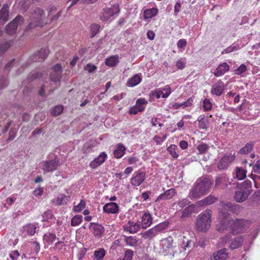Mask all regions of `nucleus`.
<instances>
[{
    "label": "nucleus",
    "mask_w": 260,
    "mask_h": 260,
    "mask_svg": "<svg viewBox=\"0 0 260 260\" xmlns=\"http://www.w3.org/2000/svg\"><path fill=\"white\" fill-rule=\"evenodd\" d=\"M124 240L127 245L131 246L137 245L138 242L137 239L133 236H125Z\"/></svg>",
    "instance_id": "obj_42"
},
{
    "label": "nucleus",
    "mask_w": 260,
    "mask_h": 260,
    "mask_svg": "<svg viewBox=\"0 0 260 260\" xmlns=\"http://www.w3.org/2000/svg\"><path fill=\"white\" fill-rule=\"evenodd\" d=\"M103 211L108 214H117L119 212V206L116 203H106L103 207Z\"/></svg>",
    "instance_id": "obj_17"
},
{
    "label": "nucleus",
    "mask_w": 260,
    "mask_h": 260,
    "mask_svg": "<svg viewBox=\"0 0 260 260\" xmlns=\"http://www.w3.org/2000/svg\"><path fill=\"white\" fill-rule=\"evenodd\" d=\"M186 66L185 58H181L178 60L176 62V67L178 70H183Z\"/></svg>",
    "instance_id": "obj_50"
},
{
    "label": "nucleus",
    "mask_w": 260,
    "mask_h": 260,
    "mask_svg": "<svg viewBox=\"0 0 260 260\" xmlns=\"http://www.w3.org/2000/svg\"><path fill=\"white\" fill-rule=\"evenodd\" d=\"M189 203H190V202L188 201V199H183L182 200L179 201L178 202L177 204L181 209H182L185 206L189 205Z\"/></svg>",
    "instance_id": "obj_56"
},
{
    "label": "nucleus",
    "mask_w": 260,
    "mask_h": 260,
    "mask_svg": "<svg viewBox=\"0 0 260 260\" xmlns=\"http://www.w3.org/2000/svg\"><path fill=\"white\" fill-rule=\"evenodd\" d=\"M178 148L176 145L174 144L171 145L168 148L167 151L169 154L174 158H177L179 155L177 153Z\"/></svg>",
    "instance_id": "obj_36"
},
{
    "label": "nucleus",
    "mask_w": 260,
    "mask_h": 260,
    "mask_svg": "<svg viewBox=\"0 0 260 260\" xmlns=\"http://www.w3.org/2000/svg\"><path fill=\"white\" fill-rule=\"evenodd\" d=\"M123 228L124 231L128 232L131 234H134L140 230L141 224L139 221L135 223L133 221H129L123 225Z\"/></svg>",
    "instance_id": "obj_16"
},
{
    "label": "nucleus",
    "mask_w": 260,
    "mask_h": 260,
    "mask_svg": "<svg viewBox=\"0 0 260 260\" xmlns=\"http://www.w3.org/2000/svg\"><path fill=\"white\" fill-rule=\"evenodd\" d=\"M176 193V190L174 188L167 189L164 193L159 195L156 200V202L160 200H170L173 198Z\"/></svg>",
    "instance_id": "obj_22"
},
{
    "label": "nucleus",
    "mask_w": 260,
    "mask_h": 260,
    "mask_svg": "<svg viewBox=\"0 0 260 260\" xmlns=\"http://www.w3.org/2000/svg\"><path fill=\"white\" fill-rule=\"evenodd\" d=\"M242 186L244 188H245L246 189H248L251 187L252 183L250 180H246L245 181L243 182Z\"/></svg>",
    "instance_id": "obj_63"
},
{
    "label": "nucleus",
    "mask_w": 260,
    "mask_h": 260,
    "mask_svg": "<svg viewBox=\"0 0 260 260\" xmlns=\"http://www.w3.org/2000/svg\"><path fill=\"white\" fill-rule=\"evenodd\" d=\"M234 155L232 154L229 155H224L221 158L217 164V167L220 170H224L227 168L228 166L235 160Z\"/></svg>",
    "instance_id": "obj_12"
},
{
    "label": "nucleus",
    "mask_w": 260,
    "mask_h": 260,
    "mask_svg": "<svg viewBox=\"0 0 260 260\" xmlns=\"http://www.w3.org/2000/svg\"><path fill=\"white\" fill-rule=\"evenodd\" d=\"M146 179V173L138 170L133 174L131 179V183L133 186H139Z\"/></svg>",
    "instance_id": "obj_9"
},
{
    "label": "nucleus",
    "mask_w": 260,
    "mask_h": 260,
    "mask_svg": "<svg viewBox=\"0 0 260 260\" xmlns=\"http://www.w3.org/2000/svg\"><path fill=\"white\" fill-rule=\"evenodd\" d=\"M49 52L48 48H42L31 57V59L34 62H42L46 58Z\"/></svg>",
    "instance_id": "obj_13"
},
{
    "label": "nucleus",
    "mask_w": 260,
    "mask_h": 260,
    "mask_svg": "<svg viewBox=\"0 0 260 260\" xmlns=\"http://www.w3.org/2000/svg\"><path fill=\"white\" fill-rule=\"evenodd\" d=\"M59 165L58 159L55 158L53 159L45 161L44 162V166L42 170L44 173H49L56 170Z\"/></svg>",
    "instance_id": "obj_8"
},
{
    "label": "nucleus",
    "mask_w": 260,
    "mask_h": 260,
    "mask_svg": "<svg viewBox=\"0 0 260 260\" xmlns=\"http://www.w3.org/2000/svg\"><path fill=\"white\" fill-rule=\"evenodd\" d=\"M125 150L126 149L123 144L121 143L118 144L113 152L114 157L116 158L122 157L125 154Z\"/></svg>",
    "instance_id": "obj_27"
},
{
    "label": "nucleus",
    "mask_w": 260,
    "mask_h": 260,
    "mask_svg": "<svg viewBox=\"0 0 260 260\" xmlns=\"http://www.w3.org/2000/svg\"><path fill=\"white\" fill-rule=\"evenodd\" d=\"M96 68L97 67L96 66L92 65L90 63H88L84 68L85 70L87 71L90 73L94 72L96 69Z\"/></svg>",
    "instance_id": "obj_55"
},
{
    "label": "nucleus",
    "mask_w": 260,
    "mask_h": 260,
    "mask_svg": "<svg viewBox=\"0 0 260 260\" xmlns=\"http://www.w3.org/2000/svg\"><path fill=\"white\" fill-rule=\"evenodd\" d=\"M142 79L141 74H136L128 80L126 85L128 87H134L139 84Z\"/></svg>",
    "instance_id": "obj_25"
},
{
    "label": "nucleus",
    "mask_w": 260,
    "mask_h": 260,
    "mask_svg": "<svg viewBox=\"0 0 260 260\" xmlns=\"http://www.w3.org/2000/svg\"><path fill=\"white\" fill-rule=\"evenodd\" d=\"M212 211L206 209L199 214L196 219V228L201 232H206L210 228L212 222Z\"/></svg>",
    "instance_id": "obj_3"
},
{
    "label": "nucleus",
    "mask_w": 260,
    "mask_h": 260,
    "mask_svg": "<svg viewBox=\"0 0 260 260\" xmlns=\"http://www.w3.org/2000/svg\"><path fill=\"white\" fill-rule=\"evenodd\" d=\"M101 26L98 24H92L90 25L91 38H93L99 31Z\"/></svg>",
    "instance_id": "obj_46"
},
{
    "label": "nucleus",
    "mask_w": 260,
    "mask_h": 260,
    "mask_svg": "<svg viewBox=\"0 0 260 260\" xmlns=\"http://www.w3.org/2000/svg\"><path fill=\"white\" fill-rule=\"evenodd\" d=\"M217 198L215 196L210 194L207 197L199 202V205L200 206L209 205L215 203Z\"/></svg>",
    "instance_id": "obj_30"
},
{
    "label": "nucleus",
    "mask_w": 260,
    "mask_h": 260,
    "mask_svg": "<svg viewBox=\"0 0 260 260\" xmlns=\"http://www.w3.org/2000/svg\"><path fill=\"white\" fill-rule=\"evenodd\" d=\"M236 176L239 180H243L246 176V171L241 168H237Z\"/></svg>",
    "instance_id": "obj_41"
},
{
    "label": "nucleus",
    "mask_w": 260,
    "mask_h": 260,
    "mask_svg": "<svg viewBox=\"0 0 260 260\" xmlns=\"http://www.w3.org/2000/svg\"><path fill=\"white\" fill-rule=\"evenodd\" d=\"M237 48L235 46H230L225 49L222 52V54L231 53L234 50H236Z\"/></svg>",
    "instance_id": "obj_60"
},
{
    "label": "nucleus",
    "mask_w": 260,
    "mask_h": 260,
    "mask_svg": "<svg viewBox=\"0 0 260 260\" xmlns=\"http://www.w3.org/2000/svg\"><path fill=\"white\" fill-rule=\"evenodd\" d=\"M43 192V189L41 187H39L38 188H36L34 191V194L36 197L41 196L42 195Z\"/></svg>",
    "instance_id": "obj_64"
},
{
    "label": "nucleus",
    "mask_w": 260,
    "mask_h": 260,
    "mask_svg": "<svg viewBox=\"0 0 260 260\" xmlns=\"http://www.w3.org/2000/svg\"><path fill=\"white\" fill-rule=\"evenodd\" d=\"M187 42L185 39L179 40L177 43V46L178 48H183L186 46Z\"/></svg>",
    "instance_id": "obj_59"
},
{
    "label": "nucleus",
    "mask_w": 260,
    "mask_h": 260,
    "mask_svg": "<svg viewBox=\"0 0 260 260\" xmlns=\"http://www.w3.org/2000/svg\"><path fill=\"white\" fill-rule=\"evenodd\" d=\"M203 107L204 111H210L212 107V104L208 99H205L203 101Z\"/></svg>",
    "instance_id": "obj_44"
},
{
    "label": "nucleus",
    "mask_w": 260,
    "mask_h": 260,
    "mask_svg": "<svg viewBox=\"0 0 260 260\" xmlns=\"http://www.w3.org/2000/svg\"><path fill=\"white\" fill-rule=\"evenodd\" d=\"M56 11L57 9L54 6L50 8L48 13V16L50 17L51 21L56 20L60 17L62 11L60 10L56 13Z\"/></svg>",
    "instance_id": "obj_31"
},
{
    "label": "nucleus",
    "mask_w": 260,
    "mask_h": 260,
    "mask_svg": "<svg viewBox=\"0 0 260 260\" xmlns=\"http://www.w3.org/2000/svg\"><path fill=\"white\" fill-rule=\"evenodd\" d=\"M52 69L53 73L50 74V80L54 83L59 82L61 78V66L60 64L57 63L53 67Z\"/></svg>",
    "instance_id": "obj_10"
},
{
    "label": "nucleus",
    "mask_w": 260,
    "mask_h": 260,
    "mask_svg": "<svg viewBox=\"0 0 260 260\" xmlns=\"http://www.w3.org/2000/svg\"><path fill=\"white\" fill-rule=\"evenodd\" d=\"M229 65L226 62H224L219 64L217 66L213 74L215 77H220L223 76L225 73L229 71Z\"/></svg>",
    "instance_id": "obj_19"
},
{
    "label": "nucleus",
    "mask_w": 260,
    "mask_h": 260,
    "mask_svg": "<svg viewBox=\"0 0 260 260\" xmlns=\"http://www.w3.org/2000/svg\"><path fill=\"white\" fill-rule=\"evenodd\" d=\"M9 19V7L7 4L3 5L0 10V26H3Z\"/></svg>",
    "instance_id": "obj_21"
},
{
    "label": "nucleus",
    "mask_w": 260,
    "mask_h": 260,
    "mask_svg": "<svg viewBox=\"0 0 260 260\" xmlns=\"http://www.w3.org/2000/svg\"><path fill=\"white\" fill-rule=\"evenodd\" d=\"M164 229V225L159 224L151 229L146 231L144 235L143 238L145 239H150L155 236L158 235L160 232Z\"/></svg>",
    "instance_id": "obj_11"
},
{
    "label": "nucleus",
    "mask_w": 260,
    "mask_h": 260,
    "mask_svg": "<svg viewBox=\"0 0 260 260\" xmlns=\"http://www.w3.org/2000/svg\"><path fill=\"white\" fill-rule=\"evenodd\" d=\"M246 70H247V67H246V66L245 64H242L241 66H240L239 67H238L237 69H236L235 70V73L236 75H240L242 74V73H245Z\"/></svg>",
    "instance_id": "obj_54"
},
{
    "label": "nucleus",
    "mask_w": 260,
    "mask_h": 260,
    "mask_svg": "<svg viewBox=\"0 0 260 260\" xmlns=\"http://www.w3.org/2000/svg\"><path fill=\"white\" fill-rule=\"evenodd\" d=\"M89 229L93 235L98 238L102 237L105 232L104 226L98 223L90 222L89 224Z\"/></svg>",
    "instance_id": "obj_14"
},
{
    "label": "nucleus",
    "mask_w": 260,
    "mask_h": 260,
    "mask_svg": "<svg viewBox=\"0 0 260 260\" xmlns=\"http://www.w3.org/2000/svg\"><path fill=\"white\" fill-rule=\"evenodd\" d=\"M147 104L148 102L146 100L140 98L137 100L135 106L138 109L139 112H143L145 110V106Z\"/></svg>",
    "instance_id": "obj_34"
},
{
    "label": "nucleus",
    "mask_w": 260,
    "mask_h": 260,
    "mask_svg": "<svg viewBox=\"0 0 260 260\" xmlns=\"http://www.w3.org/2000/svg\"><path fill=\"white\" fill-rule=\"evenodd\" d=\"M85 202L83 200H81L77 205L74 206L73 211L76 212H80L85 208Z\"/></svg>",
    "instance_id": "obj_45"
},
{
    "label": "nucleus",
    "mask_w": 260,
    "mask_h": 260,
    "mask_svg": "<svg viewBox=\"0 0 260 260\" xmlns=\"http://www.w3.org/2000/svg\"><path fill=\"white\" fill-rule=\"evenodd\" d=\"M82 221V216L81 215H76L71 219V225L73 226H76L79 225Z\"/></svg>",
    "instance_id": "obj_40"
},
{
    "label": "nucleus",
    "mask_w": 260,
    "mask_h": 260,
    "mask_svg": "<svg viewBox=\"0 0 260 260\" xmlns=\"http://www.w3.org/2000/svg\"><path fill=\"white\" fill-rule=\"evenodd\" d=\"M158 13V9L157 8L146 9L143 12V18L144 19H150L155 16Z\"/></svg>",
    "instance_id": "obj_26"
},
{
    "label": "nucleus",
    "mask_w": 260,
    "mask_h": 260,
    "mask_svg": "<svg viewBox=\"0 0 260 260\" xmlns=\"http://www.w3.org/2000/svg\"><path fill=\"white\" fill-rule=\"evenodd\" d=\"M165 246L166 248L168 249V253H170L169 251L170 249H171L173 247V240L170 239H167L165 241Z\"/></svg>",
    "instance_id": "obj_58"
},
{
    "label": "nucleus",
    "mask_w": 260,
    "mask_h": 260,
    "mask_svg": "<svg viewBox=\"0 0 260 260\" xmlns=\"http://www.w3.org/2000/svg\"><path fill=\"white\" fill-rule=\"evenodd\" d=\"M134 255V251L131 249H127L124 253V257L122 260H132Z\"/></svg>",
    "instance_id": "obj_51"
},
{
    "label": "nucleus",
    "mask_w": 260,
    "mask_h": 260,
    "mask_svg": "<svg viewBox=\"0 0 260 260\" xmlns=\"http://www.w3.org/2000/svg\"><path fill=\"white\" fill-rule=\"evenodd\" d=\"M23 18L20 15H18L12 22L6 25V32L9 35L15 34L18 26L23 23Z\"/></svg>",
    "instance_id": "obj_6"
},
{
    "label": "nucleus",
    "mask_w": 260,
    "mask_h": 260,
    "mask_svg": "<svg viewBox=\"0 0 260 260\" xmlns=\"http://www.w3.org/2000/svg\"><path fill=\"white\" fill-rule=\"evenodd\" d=\"M19 256V253L18 250H14L10 254V257L13 260L16 259Z\"/></svg>",
    "instance_id": "obj_62"
},
{
    "label": "nucleus",
    "mask_w": 260,
    "mask_h": 260,
    "mask_svg": "<svg viewBox=\"0 0 260 260\" xmlns=\"http://www.w3.org/2000/svg\"><path fill=\"white\" fill-rule=\"evenodd\" d=\"M208 148V146L206 144H201L197 147V149L201 154L205 153Z\"/></svg>",
    "instance_id": "obj_53"
},
{
    "label": "nucleus",
    "mask_w": 260,
    "mask_h": 260,
    "mask_svg": "<svg viewBox=\"0 0 260 260\" xmlns=\"http://www.w3.org/2000/svg\"><path fill=\"white\" fill-rule=\"evenodd\" d=\"M23 230L25 231L29 236H33L36 232V226L33 223H28L22 227Z\"/></svg>",
    "instance_id": "obj_33"
},
{
    "label": "nucleus",
    "mask_w": 260,
    "mask_h": 260,
    "mask_svg": "<svg viewBox=\"0 0 260 260\" xmlns=\"http://www.w3.org/2000/svg\"><path fill=\"white\" fill-rule=\"evenodd\" d=\"M220 206L223 211L219 214L218 218L219 223L216 226L218 231L222 232L225 230L229 229L231 232L234 235L243 232L249 227L250 225L249 220L238 218L233 219L230 217L228 211H233L234 209L237 208L238 205H233L229 202H221Z\"/></svg>",
    "instance_id": "obj_1"
},
{
    "label": "nucleus",
    "mask_w": 260,
    "mask_h": 260,
    "mask_svg": "<svg viewBox=\"0 0 260 260\" xmlns=\"http://www.w3.org/2000/svg\"><path fill=\"white\" fill-rule=\"evenodd\" d=\"M12 44L13 41H12L0 44V55L5 52L12 45Z\"/></svg>",
    "instance_id": "obj_39"
},
{
    "label": "nucleus",
    "mask_w": 260,
    "mask_h": 260,
    "mask_svg": "<svg viewBox=\"0 0 260 260\" xmlns=\"http://www.w3.org/2000/svg\"><path fill=\"white\" fill-rule=\"evenodd\" d=\"M249 177L253 180L256 188L260 187V176L251 174Z\"/></svg>",
    "instance_id": "obj_48"
},
{
    "label": "nucleus",
    "mask_w": 260,
    "mask_h": 260,
    "mask_svg": "<svg viewBox=\"0 0 260 260\" xmlns=\"http://www.w3.org/2000/svg\"><path fill=\"white\" fill-rule=\"evenodd\" d=\"M107 158V155L105 152H101L98 157L94 159L89 164V167L93 169L97 168L102 165Z\"/></svg>",
    "instance_id": "obj_15"
},
{
    "label": "nucleus",
    "mask_w": 260,
    "mask_h": 260,
    "mask_svg": "<svg viewBox=\"0 0 260 260\" xmlns=\"http://www.w3.org/2000/svg\"><path fill=\"white\" fill-rule=\"evenodd\" d=\"M70 196H66L64 194H60L58 197L53 200V202L57 206L65 205L70 200Z\"/></svg>",
    "instance_id": "obj_28"
},
{
    "label": "nucleus",
    "mask_w": 260,
    "mask_h": 260,
    "mask_svg": "<svg viewBox=\"0 0 260 260\" xmlns=\"http://www.w3.org/2000/svg\"><path fill=\"white\" fill-rule=\"evenodd\" d=\"M212 257L214 260H226L228 257L226 248H224L213 252Z\"/></svg>",
    "instance_id": "obj_24"
},
{
    "label": "nucleus",
    "mask_w": 260,
    "mask_h": 260,
    "mask_svg": "<svg viewBox=\"0 0 260 260\" xmlns=\"http://www.w3.org/2000/svg\"><path fill=\"white\" fill-rule=\"evenodd\" d=\"M250 193V190H238L236 191L234 199L237 202H243L248 198Z\"/></svg>",
    "instance_id": "obj_20"
},
{
    "label": "nucleus",
    "mask_w": 260,
    "mask_h": 260,
    "mask_svg": "<svg viewBox=\"0 0 260 260\" xmlns=\"http://www.w3.org/2000/svg\"><path fill=\"white\" fill-rule=\"evenodd\" d=\"M225 89V86L221 80H218L211 87L210 93L213 95L219 96L221 95Z\"/></svg>",
    "instance_id": "obj_7"
},
{
    "label": "nucleus",
    "mask_w": 260,
    "mask_h": 260,
    "mask_svg": "<svg viewBox=\"0 0 260 260\" xmlns=\"http://www.w3.org/2000/svg\"><path fill=\"white\" fill-rule=\"evenodd\" d=\"M253 171L256 173L260 174V160L256 161L253 168Z\"/></svg>",
    "instance_id": "obj_61"
},
{
    "label": "nucleus",
    "mask_w": 260,
    "mask_h": 260,
    "mask_svg": "<svg viewBox=\"0 0 260 260\" xmlns=\"http://www.w3.org/2000/svg\"><path fill=\"white\" fill-rule=\"evenodd\" d=\"M119 62L117 55H112L105 60V64L109 67H114Z\"/></svg>",
    "instance_id": "obj_32"
},
{
    "label": "nucleus",
    "mask_w": 260,
    "mask_h": 260,
    "mask_svg": "<svg viewBox=\"0 0 260 260\" xmlns=\"http://www.w3.org/2000/svg\"><path fill=\"white\" fill-rule=\"evenodd\" d=\"M63 107L61 105L55 106L52 110L51 113L53 116H57L59 115L63 111Z\"/></svg>",
    "instance_id": "obj_49"
},
{
    "label": "nucleus",
    "mask_w": 260,
    "mask_h": 260,
    "mask_svg": "<svg viewBox=\"0 0 260 260\" xmlns=\"http://www.w3.org/2000/svg\"><path fill=\"white\" fill-rule=\"evenodd\" d=\"M105 254V250L103 248H101L94 251L93 256L95 260H103Z\"/></svg>",
    "instance_id": "obj_35"
},
{
    "label": "nucleus",
    "mask_w": 260,
    "mask_h": 260,
    "mask_svg": "<svg viewBox=\"0 0 260 260\" xmlns=\"http://www.w3.org/2000/svg\"><path fill=\"white\" fill-rule=\"evenodd\" d=\"M199 126L201 129H206L208 127V120L205 117H202L198 120Z\"/></svg>",
    "instance_id": "obj_47"
},
{
    "label": "nucleus",
    "mask_w": 260,
    "mask_h": 260,
    "mask_svg": "<svg viewBox=\"0 0 260 260\" xmlns=\"http://www.w3.org/2000/svg\"><path fill=\"white\" fill-rule=\"evenodd\" d=\"M210 179L206 178L197 180L190 190L188 197L191 199H197L208 193L211 186Z\"/></svg>",
    "instance_id": "obj_2"
},
{
    "label": "nucleus",
    "mask_w": 260,
    "mask_h": 260,
    "mask_svg": "<svg viewBox=\"0 0 260 260\" xmlns=\"http://www.w3.org/2000/svg\"><path fill=\"white\" fill-rule=\"evenodd\" d=\"M141 219L143 228L146 229L152 223V217L148 211L144 212Z\"/></svg>",
    "instance_id": "obj_23"
},
{
    "label": "nucleus",
    "mask_w": 260,
    "mask_h": 260,
    "mask_svg": "<svg viewBox=\"0 0 260 260\" xmlns=\"http://www.w3.org/2000/svg\"><path fill=\"white\" fill-rule=\"evenodd\" d=\"M120 12L119 6L118 4H115L111 8L103 9V11L100 13V19L103 21H107L115 14Z\"/></svg>",
    "instance_id": "obj_4"
},
{
    "label": "nucleus",
    "mask_w": 260,
    "mask_h": 260,
    "mask_svg": "<svg viewBox=\"0 0 260 260\" xmlns=\"http://www.w3.org/2000/svg\"><path fill=\"white\" fill-rule=\"evenodd\" d=\"M161 90L162 91H165V93H164V94H163L162 95V98H168L171 93V89L170 85H169L165 86L163 88L161 89Z\"/></svg>",
    "instance_id": "obj_52"
},
{
    "label": "nucleus",
    "mask_w": 260,
    "mask_h": 260,
    "mask_svg": "<svg viewBox=\"0 0 260 260\" xmlns=\"http://www.w3.org/2000/svg\"><path fill=\"white\" fill-rule=\"evenodd\" d=\"M253 142H250L247 143L244 147L240 150L239 153L241 154H245L250 152L253 149Z\"/></svg>",
    "instance_id": "obj_37"
},
{
    "label": "nucleus",
    "mask_w": 260,
    "mask_h": 260,
    "mask_svg": "<svg viewBox=\"0 0 260 260\" xmlns=\"http://www.w3.org/2000/svg\"><path fill=\"white\" fill-rule=\"evenodd\" d=\"M244 242V239L242 236H238L236 237L232 242L230 245V248L232 249H235L241 247Z\"/></svg>",
    "instance_id": "obj_29"
},
{
    "label": "nucleus",
    "mask_w": 260,
    "mask_h": 260,
    "mask_svg": "<svg viewBox=\"0 0 260 260\" xmlns=\"http://www.w3.org/2000/svg\"><path fill=\"white\" fill-rule=\"evenodd\" d=\"M43 11L37 8L30 17V22L27 27V29H31L37 26H42V14Z\"/></svg>",
    "instance_id": "obj_5"
},
{
    "label": "nucleus",
    "mask_w": 260,
    "mask_h": 260,
    "mask_svg": "<svg viewBox=\"0 0 260 260\" xmlns=\"http://www.w3.org/2000/svg\"><path fill=\"white\" fill-rule=\"evenodd\" d=\"M229 184L230 183L228 177L225 175H223L217 177L215 187L218 189H224L228 187Z\"/></svg>",
    "instance_id": "obj_18"
},
{
    "label": "nucleus",
    "mask_w": 260,
    "mask_h": 260,
    "mask_svg": "<svg viewBox=\"0 0 260 260\" xmlns=\"http://www.w3.org/2000/svg\"><path fill=\"white\" fill-rule=\"evenodd\" d=\"M194 206L192 205L188 206L182 211L181 218L189 217L193 211Z\"/></svg>",
    "instance_id": "obj_38"
},
{
    "label": "nucleus",
    "mask_w": 260,
    "mask_h": 260,
    "mask_svg": "<svg viewBox=\"0 0 260 260\" xmlns=\"http://www.w3.org/2000/svg\"><path fill=\"white\" fill-rule=\"evenodd\" d=\"M16 129L11 128L9 132V137L7 139V141H11L13 140L16 137Z\"/></svg>",
    "instance_id": "obj_57"
},
{
    "label": "nucleus",
    "mask_w": 260,
    "mask_h": 260,
    "mask_svg": "<svg viewBox=\"0 0 260 260\" xmlns=\"http://www.w3.org/2000/svg\"><path fill=\"white\" fill-rule=\"evenodd\" d=\"M56 238L55 234L52 233L45 234L43 236V239L48 243H52Z\"/></svg>",
    "instance_id": "obj_43"
}]
</instances>
